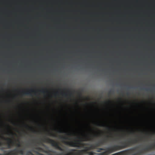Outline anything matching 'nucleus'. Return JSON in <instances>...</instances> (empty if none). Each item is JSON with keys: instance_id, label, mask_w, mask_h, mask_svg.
Returning a JSON list of instances; mask_svg holds the SVG:
<instances>
[{"instance_id": "1", "label": "nucleus", "mask_w": 155, "mask_h": 155, "mask_svg": "<svg viewBox=\"0 0 155 155\" xmlns=\"http://www.w3.org/2000/svg\"><path fill=\"white\" fill-rule=\"evenodd\" d=\"M98 135L95 134L93 136L91 135L88 136L84 135L82 137H77L75 138L74 141L67 142L65 140H70V139L67 137L59 136V138L62 140V142L66 145H69L72 147H78L79 149L84 148L86 146L89 145L88 143H83L82 142L87 141H93L94 140V137H97Z\"/></svg>"}, {"instance_id": "2", "label": "nucleus", "mask_w": 155, "mask_h": 155, "mask_svg": "<svg viewBox=\"0 0 155 155\" xmlns=\"http://www.w3.org/2000/svg\"><path fill=\"white\" fill-rule=\"evenodd\" d=\"M139 140L137 139H134L133 140H131L130 139L127 141H125L121 142V143L122 145L121 146L117 145H114L110 147H108L105 150L106 151L103 152L102 153H100L101 155H108L112 153L117 150H120L121 149V148H124L128 147L133 144H135L138 143Z\"/></svg>"}, {"instance_id": "3", "label": "nucleus", "mask_w": 155, "mask_h": 155, "mask_svg": "<svg viewBox=\"0 0 155 155\" xmlns=\"http://www.w3.org/2000/svg\"><path fill=\"white\" fill-rule=\"evenodd\" d=\"M84 149L76 150L74 149L70 150L71 152L66 154H64L63 153L59 154V155H84V154L87 153V151L90 150L89 147H85Z\"/></svg>"}, {"instance_id": "4", "label": "nucleus", "mask_w": 155, "mask_h": 155, "mask_svg": "<svg viewBox=\"0 0 155 155\" xmlns=\"http://www.w3.org/2000/svg\"><path fill=\"white\" fill-rule=\"evenodd\" d=\"M44 142H47L51 144L52 146L54 147L56 149L61 151H64L63 149L59 146V143L49 138H45L44 139Z\"/></svg>"}, {"instance_id": "5", "label": "nucleus", "mask_w": 155, "mask_h": 155, "mask_svg": "<svg viewBox=\"0 0 155 155\" xmlns=\"http://www.w3.org/2000/svg\"><path fill=\"white\" fill-rule=\"evenodd\" d=\"M109 136H107L106 137H104L102 140L99 141L98 143H96L94 145L91 144L89 147L90 150L94 149L96 148L97 147L101 146V145L104 144L105 143L107 142L108 140Z\"/></svg>"}, {"instance_id": "6", "label": "nucleus", "mask_w": 155, "mask_h": 155, "mask_svg": "<svg viewBox=\"0 0 155 155\" xmlns=\"http://www.w3.org/2000/svg\"><path fill=\"white\" fill-rule=\"evenodd\" d=\"M155 149V143L146 147L142 150H140L137 153H136L135 154L140 155L144 153L143 151H148L149 150L154 149Z\"/></svg>"}, {"instance_id": "7", "label": "nucleus", "mask_w": 155, "mask_h": 155, "mask_svg": "<svg viewBox=\"0 0 155 155\" xmlns=\"http://www.w3.org/2000/svg\"><path fill=\"white\" fill-rule=\"evenodd\" d=\"M1 137L3 139L7 141V148L10 149L14 145L15 143L11 139L9 138H5L3 136H2Z\"/></svg>"}, {"instance_id": "8", "label": "nucleus", "mask_w": 155, "mask_h": 155, "mask_svg": "<svg viewBox=\"0 0 155 155\" xmlns=\"http://www.w3.org/2000/svg\"><path fill=\"white\" fill-rule=\"evenodd\" d=\"M24 151L23 149L17 150L16 149L12 151H11L9 153H7V155H17L18 153H19L21 154H23Z\"/></svg>"}, {"instance_id": "9", "label": "nucleus", "mask_w": 155, "mask_h": 155, "mask_svg": "<svg viewBox=\"0 0 155 155\" xmlns=\"http://www.w3.org/2000/svg\"><path fill=\"white\" fill-rule=\"evenodd\" d=\"M31 92H34L35 93V94L36 95L35 92L32 90H30L29 91H27L26 92H25L24 91H22V93L23 94L32 96Z\"/></svg>"}, {"instance_id": "10", "label": "nucleus", "mask_w": 155, "mask_h": 155, "mask_svg": "<svg viewBox=\"0 0 155 155\" xmlns=\"http://www.w3.org/2000/svg\"><path fill=\"white\" fill-rule=\"evenodd\" d=\"M127 151H123L115 153L111 155H125L127 153Z\"/></svg>"}, {"instance_id": "11", "label": "nucleus", "mask_w": 155, "mask_h": 155, "mask_svg": "<svg viewBox=\"0 0 155 155\" xmlns=\"http://www.w3.org/2000/svg\"><path fill=\"white\" fill-rule=\"evenodd\" d=\"M25 126H26V127H29L31 129V130H32V131H33V133H37V131L36 130H34V129H33L32 128H31V127H29L28 125H25Z\"/></svg>"}, {"instance_id": "12", "label": "nucleus", "mask_w": 155, "mask_h": 155, "mask_svg": "<svg viewBox=\"0 0 155 155\" xmlns=\"http://www.w3.org/2000/svg\"><path fill=\"white\" fill-rule=\"evenodd\" d=\"M58 132L59 133H66L67 131H65L64 130H61V129H60V130H59Z\"/></svg>"}, {"instance_id": "13", "label": "nucleus", "mask_w": 155, "mask_h": 155, "mask_svg": "<svg viewBox=\"0 0 155 155\" xmlns=\"http://www.w3.org/2000/svg\"><path fill=\"white\" fill-rule=\"evenodd\" d=\"M30 154V155H34L32 152L30 151H28L27 152L26 154V155H29Z\"/></svg>"}, {"instance_id": "14", "label": "nucleus", "mask_w": 155, "mask_h": 155, "mask_svg": "<svg viewBox=\"0 0 155 155\" xmlns=\"http://www.w3.org/2000/svg\"><path fill=\"white\" fill-rule=\"evenodd\" d=\"M39 91L43 94H45V93L46 92H48L47 91H45L44 89H42L41 90H39Z\"/></svg>"}, {"instance_id": "15", "label": "nucleus", "mask_w": 155, "mask_h": 155, "mask_svg": "<svg viewBox=\"0 0 155 155\" xmlns=\"http://www.w3.org/2000/svg\"><path fill=\"white\" fill-rule=\"evenodd\" d=\"M49 135L53 137H56V135L55 134L52 133H49L48 134Z\"/></svg>"}, {"instance_id": "16", "label": "nucleus", "mask_w": 155, "mask_h": 155, "mask_svg": "<svg viewBox=\"0 0 155 155\" xmlns=\"http://www.w3.org/2000/svg\"><path fill=\"white\" fill-rule=\"evenodd\" d=\"M17 141L18 143L17 144V145L18 147H21V144L20 142V141L19 140H18Z\"/></svg>"}, {"instance_id": "17", "label": "nucleus", "mask_w": 155, "mask_h": 155, "mask_svg": "<svg viewBox=\"0 0 155 155\" xmlns=\"http://www.w3.org/2000/svg\"><path fill=\"white\" fill-rule=\"evenodd\" d=\"M105 150V149H104L103 148H100L98 149V150H97V152H100V151H101V150Z\"/></svg>"}, {"instance_id": "18", "label": "nucleus", "mask_w": 155, "mask_h": 155, "mask_svg": "<svg viewBox=\"0 0 155 155\" xmlns=\"http://www.w3.org/2000/svg\"><path fill=\"white\" fill-rule=\"evenodd\" d=\"M61 94L64 97H67L68 94L67 93H62Z\"/></svg>"}, {"instance_id": "19", "label": "nucleus", "mask_w": 155, "mask_h": 155, "mask_svg": "<svg viewBox=\"0 0 155 155\" xmlns=\"http://www.w3.org/2000/svg\"><path fill=\"white\" fill-rule=\"evenodd\" d=\"M68 92L69 93V95L70 96H71L72 95V94L71 91H70L69 90H68Z\"/></svg>"}, {"instance_id": "20", "label": "nucleus", "mask_w": 155, "mask_h": 155, "mask_svg": "<svg viewBox=\"0 0 155 155\" xmlns=\"http://www.w3.org/2000/svg\"><path fill=\"white\" fill-rule=\"evenodd\" d=\"M97 125L98 126H102V127H105L106 126V125L104 124H97Z\"/></svg>"}, {"instance_id": "21", "label": "nucleus", "mask_w": 155, "mask_h": 155, "mask_svg": "<svg viewBox=\"0 0 155 155\" xmlns=\"http://www.w3.org/2000/svg\"><path fill=\"white\" fill-rule=\"evenodd\" d=\"M88 155H94V153L93 152H91L88 153Z\"/></svg>"}, {"instance_id": "22", "label": "nucleus", "mask_w": 155, "mask_h": 155, "mask_svg": "<svg viewBox=\"0 0 155 155\" xmlns=\"http://www.w3.org/2000/svg\"><path fill=\"white\" fill-rule=\"evenodd\" d=\"M6 148L5 147H2L0 149V150H1L2 151H4V150L6 149Z\"/></svg>"}, {"instance_id": "23", "label": "nucleus", "mask_w": 155, "mask_h": 155, "mask_svg": "<svg viewBox=\"0 0 155 155\" xmlns=\"http://www.w3.org/2000/svg\"><path fill=\"white\" fill-rule=\"evenodd\" d=\"M3 145V143L0 141V146H1Z\"/></svg>"}, {"instance_id": "24", "label": "nucleus", "mask_w": 155, "mask_h": 155, "mask_svg": "<svg viewBox=\"0 0 155 155\" xmlns=\"http://www.w3.org/2000/svg\"><path fill=\"white\" fill-rule=\"evenodd\" d=\"M136 149V148H134L131 149V150L133 151L135 150Z\"/></svg>"}, {"instance_id": "25", "label": "nucleus", "mask_w": 155, "mask_h": 155, "mask_svg": "<svg viewBox=\"0 0 155 155\" xmlns=\"http://www.w3.org/2000/svg\"><path fill=\"white\" fill-rule=\"evenodd\" d=\"M112 93V91H110L108 92L109 94H110Z\"/></svg>"}, {"instance_id": "26", "label": "nucleus", "mask_w": 155, "mask_h": 155, "mask_svg": "<svg viewBox=\"0 0 155 155\" xmlns=\"http://www.w3.org/2000/svg\"><path fill=\"white\" fill-rule=\"evenodd\" d=\"M46 153L48 154V155H52L51 153L49 152H47Z\"/></svg>"}, {"instance_id": "27", "label": "nucleus", "mask_w": 155, "mask_h": 155, "mask_svg": "<svg viewBox=\"0 0 155 155\" xmlns=\"http://www.w3.org/2000/svg\"><path fill=\"white\" fill-rule=\"evenodd\" d=\"M67 135L69 136H71V134L70 133H68L67 134Z\"/></svg>"}, {"instance_id": "28", "label": "nucleus", "mask_w": 155, "mask_h": 155, "mask_svg": "<svg viewBox=\"0 0 155 155\" xmlns=\"http://www.w3.org/2000/svg\"><path fill=\"white\" fill-rule=\"evenodd\" d=\"M107 128L109 130H110V127H108V126H107Z\"/></svg>"}, {"instance_id": "29", "label": "nucleus", "mask_w": 155, "mask_h": 155, "mask_svg": "<svg viewBox=\"0 0 155 155\" xmlns=\"http://www.w3.org/2000/svg\"><path fill=\"white\" fill-rule=\"evenodd\" d=\"M50 151L52 152L53 153H56V152L55 151Z\"/></svg>"}, {"instance_id": "30", "label": "nucleus", "mask_w": 155, "mask_h": 155, "mask_svg": "<svg viewBox=\"0 0 155 155\" xmlns=\"http://www.w3.org/2000/svg\"><path fill=\"white\" fill-rule=\"evenodd\" d=\"M11 134L12 135H13V133L12 132H11Z\"/></svg>"}, {"instance_id": "31", "label": "nucleus", "mask_w": 155, "mask_h": 155, "mask_svg": "<svg viewBox=\"0 0 155 155\" xmlns=\"http://www.w3.org/2000/svg\"><path fill=\"white\" fill-rule=\"evenodd\" d=\"M127 95H129V93L128 92H127Z\"/></svg>"}, {"instance_id": "32", "label": "nucleus", "mask_w": 155, "mask_h": 155, "mask_svg": "<svg viewBox=\"0 0 155 155\" xmlns=\"http://www.w3.org/2000/svg\"><path fill=\"white\" fill-rule=\"evenodd\" d=\"M0 155H6L5 154H2L1 153H0Z\"/></svg>"}, {"instance_id": "33", "label": "nucleus", "mask_w": 155, "mask_h": 155, "mask_svg": "<svg viewBox=\"0 0 155 155\" xmlns=\"http://www.w3.org/2000/svg\"><path fill=\"white\" fill-rule=\"evenodd\" d=\"M40 155H44L43 154H42V153H40Z\"/></svg>"}, {"instance_id": "34", "label": "nucleus", "mask_w": 155, "mask_h": 155, "mask_svg": "<svg viewBox=\"0 0 155 155\" xmlns=\"http://www.w3.org/2000/svg\"><path fill=\"white\" fill-rule=\"evenodd\" d=\"M58 92H57L56 93V94H58Z\"/></svg>"}, {"instance_id": "35", "label": "nucleus", "mask_w": 155, "mask_h": 155, "mask_svg": "<svg viewBox=\"0 0 155 155\" xmlns=\"http://www.w3.org/2000/svg\"><path fill=\"white\" fill-rule=\"evenodd\" d=\"M108 103H110V101H108Z\"/></svg>"}, {"instance_id": "36", "label": "nucleus", "mask_w": 155, "mask_h": 155, "mask_svg": "<svg viewBox=\"0 0 155 155\" xmlns=\"http://www.w3.org/2000/svg\"><path fill=\"white\" fill-rule=\"evenodd\" d=\"M145 90H147V91L149 90V89H146Z\"/></svg>"}, {"instance_id": "37", "label": "nucleus", "mask_w": 155, "mask_h": 155, "mask_svg": "<svg viewBox=\"0 0 155 155\" xmlns=\"http://www.w3.org/2000/svg\"><path fill=\"white\" fill-rule=\"evenodd\" d=\"M4 152H5V153L6 152V151H4Z\"/></svg>"}, {"instance_id": "38", "label": "nucleus", "mask_w": 155, "mask_h": 155, "mask_svg": "<svg viewBox=\"0 0 155 155\" xmlns=\"http://www.w3.org/2000/svg\"><path fill=\"white\" fill-rule=\"evenodd\" d=\"M140 140H142V139H140Z\"/></svg>"}]
</instances>
